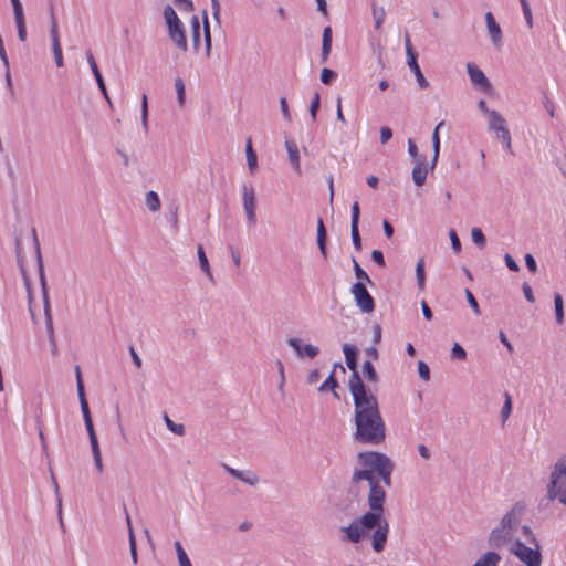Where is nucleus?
<instances>
[{
    "label": "nucleus",
    "instance_id": "obj_1",
    "mask_svg": "<svg viewBox=\"0 0 566 566\" xmlns=\"http://www.w3.org/2000/svg\"><path fill=\"white\" fill-rule=\"evenodd\" d=\"M360 469H355L352 483L366 481L369 485L367 502L369 510L354 518L349 525L340 527L342 541L358 544L369 538L375 553H381L387 544L389 523L384 516L386 486H391L394 463L388 455L377 451H363L357 454Z\"/></svg>",
    "mask_w": 566,
    "mask_h": 566
},
{
    "label": "nucleus",
    "instance_id": "obj_2",
    "mask_svg": "<svg viewBox=\"0 0 566 566\" xmlns=\"http://www.w3.org/2000/svg\"><path fill=\"white\" fill-rule=\"evenodd\" d=\"M356 441L365 444L377 446L386 439V426L381 415L355 420Z\"/></svg>",
    "mask_w": 566,
    "mask_h": 566
},
{
    "label": "nucleus",
    "instance_id": "obj_3",
    "mask_svg": "<svg viewBox=\"0 0 566 566\" xmlns=\"http://www.w3.org/2000/svg\"><path fill=\"white\" fill-rule=\"evenodd\" d=\"M163 15L167 24L169 39L178 49L186 52L188 50V44L185 35V28L176 11L171 6L167 4L164 8Z\"/></svg>",
    "mask_w": 566,
    "mask_h": 566
},
{
    "label": "nucleus",
    "instance_id": "obj_4",
    "mask_svg": "<svg viewBox=\"0 0 566 566\" xmlns=\"http://www.w3.org/2000/svg\"><path fill=\"white\" fill-rule=\"evenodd\" d=\"M355 406V420L380 415L377 398L373 391H352Z\"/></svg>",
    "mask_w": 566,
    "mask_h": 566
},
{
    "label": "nucleus",
    "instance_id": "obj_5",
    "mask_svg": "<svg viewBox=\"0 0 566 566\" xmlns=\"http://www.w3.org/2000/svg\"><path fill=\"white\" fill-rule=\"evenodd\" d=\"M533 545L534 547L526 546L521 539L516 538L510 546V553L524 566H542L541 545L539 543Z\"/></svg>",
    "mask_w": 566,
    "mask_h": 566
},
{
    "label": "nucleus",
    "instance_id": "obj_6",
    "mask_svg": "<svg viewBox=\"0 0 566 566\" xmlns=\"http://www.w3.org/2000/svg\"><path fill=\"white\" fill-rule=\"evenodd\" d=\"M547 497L566 506V464L556 463L549 476Z\"/></svg>",
    "mask_w": 566,
    "mask_h": 566
},
{
    "label": "nucleus",
    "instance_id": "obj_7",
    "mask_svg": "<svg viewBox=\"0 0 566 566\" xmlns=\"http://www.w3.org/2000/svg\"><path fill=\"white\" fill-rule=\"evenodd\" d=\"M33 235H34V242H35V254H36V263H38V270H39L41 293H42V300H43V313H44V321H45V329H46V332H51V331H54L53 318H52V313H51V304H50V300H49V292H48L46 279H45V274H44L43 261H42V256H41L39 241L35 235V230H33Z\"/></svg>",
    "mask_w": 566,
    "mask_h": 566
},
{
    "label": "nucleus",
    "instance_id": "obj_8",
    "mask_svg": "<svg viewBox=\"0 0 566 566\" xmlns=\"http://www.w3.org/2000/svg\"><path fill=\"white\" fill-rule=\"evenodd\" d=\"M405 49L407 54V64L410 67V70L413 72L418 86L421 90H426L429 87V82L424 77V75L421 72V69L417 62V53L412 48L411 40L408 33L405 34Z\"/></svg>",
    "mask_w": 566,
    "mask_h": 566
},
{
    "label": "nucleus",
    "instance_id": "obj_9",
    "mask_svg": "<svg viewBox=\"0 0 566 566\" xmlns=\"http://www.w3.org/2000/svg\"><path fill=\"white\" fill-rule=\"evenodd\" d=\"M350 292L354 295L356 305L363 313H370L374 311L375 301L363 282L357 281L354 283Z\"/></svg>",
    "mask_w": 566,
    "mask_h": 566
},
{
    "label": "nucleus",
    "instance_id": "obj_10",
    "mask_svg": "<svg viewBox=\"0 0 566 566\" xmlns=\"http://www.w3.org/2000/svg\"><path fill=\"white\" fill-rule=\"evenodd\" d=\"M50 36L52 41V50L55 64L57 67H62L64 65L63 53L60 43L57 20L53 12V7L50 9Z\"/></svg>",
    "mask_w": 566,
    "mask_h": 566
},
{
    "label": "nucleus",
    "instance_id": "obj_11",
    "mask_svg": "<svg viewBox=\"0 0 566 566\" xmlns=\"http://www.w3.org/2000/svg\"><path fill=\"white\" fill-rule=\"evenodd\" d=\"M525 510V506L521 502H516L510 511H507L502 520L500 521L499 525L502 528H505L510 531L511 533H515L521 521V515L523 514Z\"/></svg>",
    "mask_w": 566,
    "mask_h": 566
},
{
    "label": "nucleus",
    "instance_id": "obj_12",
    "mask_svg": "<svg viewBox=\"0 0 566 566\" xmlns=\"http://www.w3.org/2000/svg\"><path fill=\"white\" fill-rule=\"evenodd\" d=\"M467 72L473 86L486 93L492 90V84L483 71L473 62L467 63Z\"/></svg>",
    "mask_w": 566,
    "mask_h": 566
},
{
    "label": "nucleus",
    "instance_id": "obj_13",
    "mask_svg": "<svg viewBox=\"0 0 566 566\" xmlns=\"http://www.w3.org/2000/svg\"><path fill=\"white\" fill-rule=\"evenodd\" d=\"M513 533L496 525L489 534L488 545L494 549H500L509 543H513Z\"/></svg>",
    "mask_w": 566,
    "mask_h": 566
},
{
    "label": "nucleus",
    "instance_id": "obj_14",
    "mask_svg": "<svg viewBox=\"0 0 566 566\" xmlns=\"http://www.w3.org/2000/svg\"><path fill=\"white\" fill-rule=\"evenodd\" d=\"M243 191V207L245 211V216L248 219V222L252 226L256 222V197L253 187H248L247 185H243L242 187Z\"/></svg>",
    "mask_w": 566,
    "mask_h": 566
},
{
    "label": "nucleus",
    "instance_id": "obj_15",
    "mask_svg": "<svg viewBox=\"0 0 566 566\" xmlns=\"http://www.w3.org/2000/svg\"><path fill=\"white\" fill-rule=\"evenodd\" d=\"M285 148L289 155V161L293 169L300 175L302 172L301 170V160H300V151L297 144L294 139L289 138L285 135Z\"/></svg>",
    "mask_w": 566,
    "mask_h": 566
},
{
    "label": "nucleus",
    "instance_id": "obj_16",
    "mask_svg": "<svg viewBox=\"0 0 566 566\" xmlns=\"http://www.w3.org/2000/svg\"><path fill=\"white\" fill-rule=\"evenodd\" d=\"M430 169V165L427 164V158H420L418 161L415 163L413 169H412V180L416 186H422L426 182L428 171Z\"/></svg>",
    "mask_w": 566,
    "mask_h": 566
},
{
    "label": "nucleus",
    "instance_id": "obj_17",
    "mask_svg": "<svg viewBox=\"0 0 566 566\" xmlns=\"http://www.w3.org/2000/svg\"><path fill=\"white\" fill-rule=\"evenodd\" d=\"M485 23L491 36L492 43L495 46L502 45V30L500 25L496 23L493 14L491 12L485 13Z\"/></svg>",
    "mask_w": 566,
    "mask_h": 566
},
{
    "label": "nucleus",
    "instance_id": "obj_18",
    "mask_svg": "<svg viewBox=\"0 0 566 566\" xmlns=\"http://www.w3.org/2000/svg\"><path fill=\"white\" fill-rule=\"evenodd\" d=\"M287 344L296 352L300 357L307 356L314 358L318 354V347L311 344L302 345L297 338H290Z\"/></svg>",
    "mask_w": 566,
    "mask_h": 566
},
{
    "label": "nucleus",
    "instance_id": "obj_19",
    "mask_svg": "<svg viewBox=\"0 0 566 566\" xmlns=\"http://www.w3.org/2000/svg\"><path fill=\"white\" fill-rule=\"evenodd\" d=\"M86 57H87V62L90 64V67L92 70V73L96 80V83H97V86L99 88V91L102 92V94L104 95V97L106 98V101L111 104V101H109V97H108V94H107V90H106V86H105V83H104V80H103V76L98 70V66H97V63L92 54V52L88 50L86 52Z\"/></svg>",
    "mask_w": 566,
    "mask_h": 566
},
{
    "label": "nucleus",
    "instance_id": "obj_20",
    "mask_svg": "<svg viewBox=\"0 0 566 566\" xmlns=\"http://www.w3.org/2000/svg\"><path fill=\"white\" fill-rule=\"evenodd\" d=\"M346 369L342 364H335L333 370L328 375V377L322 382V385L317 389H337L338 388V376L345 375Z\"/></svg>",
    "mask_w": 566,
    "mask_h": 566
},
{
    "label": "nucleus",
    "instance_id": "obj_21",
    "mask_svg": "<svg viewBox=\"0 0 566 566\" xmlns=\"http://www.w3.org/2000/svg\"><path fill=\"white\" fill-rule=\"evenodd\" d=\"M85 392L86 391H78V398H80V402H81V410L83 413L85 427H86L88 438H90V437L96 436V433L94 430V426H93V421H92V417H91V412H90L88 402L85 397Z\"/></svg>",
    "mask_w": 566,
    "mask_h": 566
},
{
    "label": "nucleus",
    "instance_id": "obj_22",
    "mask_svg": "<svg viewBox=\"0 0 566 566\" xmlns=\"http://www.w3.org/2000/svg\"><path fill=\"white\" fill-rule=\"evenodd\" d=\"M489 128L493 130L497 137L504 135V132H510L506 127L505 118L496 111H492L489 116Z\"/></svg>",
    "mask_w": 566,
    "mask_h": 566
},
{
    "label": "nucleus",
    "instance_id": "obj_23",
    "mask_svg": "<svg viewBox=\"0 0 566 566\" xmlns=\"http://www.w3.org/2000/svg\"><path fill=\"white\" fill-rule=\"evenodd\" d=\"M343 352L345 355L346 365L350 371L357 370L358 349L354 345L344 344Z\"/></svg>",
    "mask_w": 566,
    "mask_h": 566
},
{
    "label": "nucleus",
    "instance_id": "obj_24",
    "mask_svg": "<svg viewBox=\"0 0 566 566\" xmlns=\"http://www.w3.org/2000/svg\"><path fill=\"white\" fill-rule=\"evenodd\" d=\"M327 233L323 220L319 218L317 222V245L324 258L327 256L326 251Z\"/></svg>",
    "mask_w": 566,
    "mask_h": 566
},
{
    "label": "nucleus",
    "instance_id": "obj_25",
    "mask_svg": "<svg viewBox=\"0 0 566 566\" xmlns=\"http://www.w3.org/2000/svg\"><path fill=\"white\" fill-rule=\"evenodd\" d=\"M126 522H127V526H128L130 557H132L133 564L136 565L138 563L137 545H136V538H135L134 531H133L132 523H130V517L127 512H126Z\"/></svg>",
    "mask_w": 566,
    "mask_h": 566
},
{
    "label": "nucleus",
    "instance_id": "obj_26",
    "mask_svg": "<svg viewBox=\"0 0 566 566\" xmlns=\"http://www.w3.org/2000/svg\"><path fill=\"white\" fill-rule=\"evenodd\" d=\"M501 562V556L495 552L484 553L473 566H497Z\"/></svg>",
    "mask_w": 566,
    "mask_h": 566
},
{
    "label": "nucleus",
    "instance_id": "obj_27",
    "mask_svg": "<svg viewBox=\"0 0 566 566\" xmlns=\"http://www.w3.org/2000/svg\"><path fill=\"white\" fill-rule=\"evenodd\" d=\"M197 254H198L200 269L208 276V279L213 282V275H212V272L210 269V264H209L208 258L206 255V252L203 250V247L201 244H198V247H197Z\"/></svg>",
    "mask_w": 566,
    "mask_h": 566
},
{
    "label": "nucleus",
    "instance_id": "obj_28",
    "mask_svg": "<svg viewBox=\"0 0 566 566\" xmlns=\"http://www.w3.org/2000/svg\"><path fill=\"white\" fill-rule=\"evenodd\" d=\"M90 443H91V449H92V453H93V458H94L95 468L99 473H102L103 472V462H102V454H101V449L98 446L97 437L96 436L90 437Z\"/></svg>",
    "mask_w": 566,
    "mask_h": 566
},
{
    "label": "nucleus",
    "instance_id": "obj_29",
    "mask_svg": "<svg viewBox=\"0 0 566 566\" xmlns=\"http://www.w3.org/2000/svg\"><path fill=\"white\" fill-rule=\"evenodd\" d=\"M245 154H247L248 167L251 172H254V170L258 167V156H256V153L252 148V143H251L250 138L247 142Z\"/></svg>",
    "mask_w": 566,
    "mask_h": 566
},
{
    "label": "nucleus",
    "instance_id": "obj_30",
    "mask_svg": "<svg viewBox=\"0 0 566 566\" xmlns=\"http://www.w3.org/2000/svg\"><path fill=\"white\" fill-rule=\"evenodd\" d=\"M371 11L375 21V29L379 30L385 21L386 11L384 7L377 6L376 2L371 4Z\"/></svg>",
    "mask_w": 566,
    "mask_h": 566
},
{
    "label": "nucleus",
    "instance_id": "obj_31",
    "mask_svg": "<svg viewBox=\"0 0 566 566\" xmlns=\"http://www.w3.org/2000/svg\"><path fill=\"white\" fill-rule=\"evenodd\" d=\"M555 319L558 325L564 322V302L559 293L554 294Z\"/></svg>",
    "mask_w": 566,
    "mask_h": 566
},
{
    "label": "nucleus",
    "instance_id": "obj_32",
    "mask_svg": "<svg viewBox=\"0 0 566 566\" xmlns=\"http://www.w3.org/2000/svg\"><path fill=\"white\" fill-rule=\"evenodd\" d=\"M432 150H433V156H432V159L430 163L431 170H433L436 168V165H437L438 158H439V153H440V136H439L438 129H434L433 134H432Z\"/></svg>",
    "mask_w": 566,
    "mask_h": 566
},
{
    "label": "nucleus",
    "instance_id": "obj_33",
    "mask_svg": "<svg viewBox=\"0 0 566 566\" xmlns=\"http://www.w3.org/2000/svg\"><path fill=\"white\" fill-rule=\"evenodd\" d=\"M146 206L151 212H156L160 209V198L157 192L150 190L146 193Z\"/></svg>",
    "mask_w": 566,
    "mask_h": 566
},
{
    "label": "nucleus",
    "instance_id": "obj_34",
    "mask_svg": "<svg viewBox=\"0 0 566 566\" xmlns=\"http://www.w3.org/2000/svg\"><path fill=\"white\" fill-rule=\"evenodd\" d=\"M416 276L418 289L422 291L426 284L424 260L422 258L417 262Z\"/></svg>",
    "mask_w": 566,
    "mask_h": 566
},
{
    "label": "nucleus",
    "instance_id": "obj_35",
    "mask_svg": "<svg viewBox=\"0 0 566 566\" xmlns=\"http://www.w3.org/2000/svg\"><path fill=\"white\" fill-rule=\"evenodd\" d=\"M237 479L250 486H254L259 483V476L251 470L240 471V475H238Z\"/></svg>",
    "mask_w": 566,
    "mask_h": 566
},
{
    "label": "nucleus",
    "instance_id": "obj_36",
    "mask_svg": "<svg viewBox=\"0 0 566 566\" xmlns=\"http://www.w3.org/2000/svg\"><path fill=\"white\" fill-rule=\"evenodd\" d=\"M175 549H176V553H177V558H178V562H179V565L180 566H190L192 565L187 553L185 552L182 545L180 544L179 541H176L175 544Z\"/></svg>",
    "mask_w": 566,
    "mask_h": 566
},
{
    "label": "nucleus",
    "instance_id": "obj_37",
    "mask_svg": "<svg viewBox=\"0 0 566 566\" xmlns=\"http://www.w3.org/2000/svg\"><path fill=\"white\" fill-rule=\"evenodd\" d=\"M471 238H472V241L473 243L479 248V249H483L486 244V239H485V235L484 233L482 232V230L480 228H472L471 229Z\"/></svg>",
    "mask_w": 566,
    "mask_h": 566
},
{
    "label": "nucleus",
    "instance_id": "obj_38",
    "mask_svg": "<svg viewBox=\"0 0 566 566\" xmlns=\"http://www.w3.org/2000/svg\"><path fill=\"white\" fill-rule=\"evenodd\" d=\"M202 18H203V34H205L206 51H207V54L209 55L210 50H211V33H210V25H209V21H208L207 11H203Z\"/></svg>",
    "mask_w": 566,
    "mask_h": 566
},
{
    "label": "nucleus",
    "instance_id": "obj_39",
    "mask_svg": "<svg viewBox=\"0 0 566 566\" xmlns=\"http://www.w3.org/2000/svg\"><path fill=\"white\" fill-rule=\"evenodd\" d=\"M353 261V269L356 277L358 281H365L369 284H373V281L370 280L369 275L366 273V271L359 265V263L356 261L355 258L352 259Z\"/></svg>",
    "mask_w": 566,
    "mask_h": 566
},
{
    "label": "nucleus",
    "instance_id": "obj_40",
    "mask_svg": "<svg viewBox=\"0 0 566 566\" xmlns=\"http://www.w3.org/2000/svg\"><path fill=\"white\" fill-rule=\"evenodd\" d=\"M333 32L331 27H325L322 35V50L332 51Z\"/></svg>",
    "mask_w": 566,
    "mask_h": 566
},
{
    "label": "nucleus",
    "instance_id": "obj_41",
    "mask_svg": "<svg viewBox=\"0 0 566 566\" xmlns=\"http://www.w3.org/2000/svg\"><path fill=\"white\" fill-rule=\"evenodd\" d=\"M363 373L365 378H367L373 384H376L378 380L377 373L373 366V364L369 360H366L363 365Z\"/></svg>",
    "mask_w": 566,
    "mask_h": 566
},
{
    "label": "nucleus",
    "instance_id": "obj_42",
    "mask_svg": "<svg viewBox=\"0 0 566 566\" xmlns=\"http://www.w3.org/2000/svg\"><path fill=\"white\" fill-rule=\"evenodd\" d=\"M164 420H165V423L167 426V428L174 432L175 434H178V436H184L185 434V427L184 424L181 423H175L169 417L167 413H164Z\"/></svg>",
    "mask_w": 566,
    "mask_h": 566
},
{
    "label": "nucleus",
    "instance_id": "obj_43",
    "mask_svg": "<svg viewBox=\"0 0 566 566\" xmlns=\"http://www.w3.org/2000/svg\"><path fill=\"white\" fill-rule=\"evenodd\" d=\"M175 88L177 92V99L180 106H184L186 93H185V83L181 77H177L175 80Z\"/></svg>",
    "mask_w": 566,
    "mask_h": 566
},
{
    "label": "nucleus",
    "instance_id": "obj_44",
    "mask_svg": "<svg viewBox=\"0 0 566 566\" xmlns=\"http://www.w3.org/2000/svg\"><path fill=\"white\" fill-rule=\"evenodd\" d=\"M348 387V389H366L357 370L352 371Z\"/></svg>",
    "mask_w": 566,
    "mask_h": 566
},
{
    "label": "nucleus",
    "instance_id": "obj_45",
    "mask_svg": "<svg viewBox=\"0 0 566 566\" xmlns=\"http://www.w3.org/2000/svg\"><path fill=\"white\" fill-rule=\"evenodd\" d=\"M319 106H321V96H319V93L316 92L311 102L310 109H308L313 123L316 122L317 112L319 109Z\"/></svg>",
    "mask_w": 566,
    "mask_h": 566
},
{
    "label": "nucleus",
    "instance_id": "obj_46",
    "mask_svg": "<svg viewBox=\"0 0 566 566\" xmlns=\"http://www.w3.org/2000/svg\"><path fill=\"white\" fill-rule=\"evenodd\" d=\"M522 6L523 15L525 18L526 24L530 29L533 28V15L530 3L527 0H518Z\"/></svg>",
    "mask_w": 566,
    "mask_h": 566
},
{
    "label": "nucleus",
    "instance_id": "obj_47",
    "mask_svg": "<svg viewBox=\"0 0 566 566\" xmlns=\"http://www.w3.org/2000/svg\"><path fill=\"white\" fill-rule=\"evenodd\" d=\"M504 398H505V401H504V405L501 410V418H502L503 422L506 421V419L510 417L511 411H512V398L510 397L507 391H505Z\"/></svg>",
    "mask_w": 566,
    "mask_h": 566
},
{
    "label": "nucleus",
    "instance_id": "obj_48",
    "mask_svg": "<svg viewBox=\"0 0 566 566\" xmlns=\"http://www.w3.org/2000/svg\"><path fill=\"white\" fill-rule=\"evenodd\" d=\"M408 154L413 163L418 161L420 158H427L426 155L418 153V147L411 138L408 139Z\"/></svg>",
    "mask_w": 566,
    "mask_h": 566
},
{
    "label": "nucleus",
    "instance_id": "obj_49",
    "mask_svg": "<svg viewBox=\"0 0 566 566\" xmlns=\"http://www.w3.org/2000/svg\"><path fill=\"white\" fill-rule=\"evenodd\" d=\"M142 125L145 132L148 130V102L146 94L142 98Z\"/></svg>",
    "mask_w": 566,
    "mask_h": 566
},
{
    "label": "nucleus",
    "instance_id": "obj_50",
    "mask_svg": "<svg viewBox=\"0 0 566 566\" xmlns=\"http://www.w3.org/2000/svg\"><path fill=\"white\" fill-rule=\"evenodd\" d=\"M350 234H352V241L353 245L357 251L361 250V238L359 234L358 226H350Z\"/></svg>",
    "mask_w": 566,
    "mask_h": 566
},
{
    "label": "nucleus",
    "instance_id": "obj_51",
    "mask_svg": "<svg viewBox=\"0 0 566 566\" xmlns=\"http://www.w3.org/2000/svg\"><path fill=\"white\" fill-rule=\"evenodd\" d=\"M336 72L328 67H324L321 72V81L326 85L331 84L336 78Z\"/></svg>",
    "mask_w": 566,
    "mask_h": 566
},
{
    "label": "nucleus",
    "instance_id": "obj_52",
    "mask_svg": "<svg viewBox=\"0 0 566 566\" xmlns=\"http://www.w3.org/2000/svg\"><path fill=\"white\" fill-rule=\"evenodd\" d=\"M451 356L454 359L463 360L467 357V353L460 344L454 343L451 349Z\"/></svg>",
    "mask_w": 566,
    "mask_h": 566
},
{
    "label": "nucleus",
    "instance_id": "obj_53",
    "mask_svg": "<svg viewBox=\"0 0 566 566\" xmlns=\"http://www.w3.org/2000/svg\"><path fill=\"white\" fill-rule=\"evenodd\" d=\"M465 297H467V301H468L469 305L473 310V312L476 315H479L481 313L480 312L479 303H478L476 298L474 297V295L472 294V292L469 289L465 290Z\"/></svg>",
    "mask_w": 566,
    "mask_h": 566
},
{
    "label": "nucleus",
    "instance_id": "obj_54",
    "mask_svg": "<svg viewBox=\"0 0 566 566\" xmlns=\"http://www.w3.org/2000/svg\"><path fill=\"white\" fill-rule=\"evenodd\" d=\"M418 375L421 379H423L426 381H428L430 379V368L422 360L418 361Z\"/></svg>",
    "mask_w": 566,
    "mask_h": 566
},
{
    "label": "nucleus",
    "instance_id": "obj_55",
    "mask_svg": "<svg viewBox=\"0 0 566 566\" xmlns=\"http://www.w3.org/2000/svg\"><path fill=\"white\" fill-rule=\"evenodd\" d=\"M449 237L451 240V247L455 253H459L461 251V242L460 239L455 232V230H450Z\"/></svg>",
    "mask_w": 566,
    "mask_h": 566
},
{
    "label": "nucleus",
    "instance_id": "obj_56",
    "mask_svg": "<svg viewBox=\"0 0 566 566\" xmlns=\"http://www.w3.org/2000/svg\"><path fill=\"white\" fill-rule=\"evenodd\" d=\"M522 533L530 544L539 543L538 539L536 538L535 534L533 533L532 528L528 525H524L522 527Z\"/></svg>",
    "mask_w": 566,
    "mask_h": 566
},
{
    "label": "nucleus",
    "instance_id": "obj_57",
    "mask_svg": "<svg viewBox=\"0 0 566 566\" xmlns=\"http://www.w3.org/2000/svg\"><path fill=\"white\" fill-rule=\"evenodd\" d=\"M174 2L179 7L180 10L186 12H191L195 9L193 2L191 0H174Z\"/></svg>",
    "mask_w": 566,
    "mask_h": 566
},
{
    "label": "nucleus",
    "instance_id": "obj_58",
    "mask_svg": "<svg viewBox=\"0 0 566 566\" xmlns=\"http://www.w3.org/2000/svg\"><path fill=\"white\" fill-rule=\"evenodd\" d=\"M359 216H360V210H359V203L358 201H355L352 206V222H350V226H358L359 224Z\"/></svg>",
    "mask_w": 566,
    "mask_h": 566
},
{
    "label": "nucleus",
    "instance_id": "obj_59",
    "mask_svg": "<svg viewBox=\"0 0 566 566\" xmlns=\"http://www.w3.org/2000/svg\"><path fill=\"white\" fill-rule=\"evenodd\" d=\"M280 107H281V112H282L283 117L287 122H291L292 117H291V113H290V109H289V104H287L286 97H281L280 98Z\"/></svg>",
    "mask_w": 566,
    "mask_h": 566
},
{
    "label": "nucleus",
    "instance_id": "obj_60",
    "mask_svg": "<svg viewBox=\"0 0 566 566\" xmlns=\"http://www.w3.org/2000/svg\"><path fill=\"white\" fill-rule=\"evenodd\" d=\"M522 291H523V294H524V296H525L527 302H530V303H534L535 302L533 290H532L531 285L527 282H524L522 284Z\"/></svg>",
    "mask_w": 566,
    "mask_h": 566
},
{
    "label": "nucleus",
    "instance_id": "obj_61",
    "mask_svg": "<svg viewBox=\"0 0 566 566\" xmlns=\"http://www.w3.org/2000/svg\"><path fill=\"white\" fill-rule=\"evenodd\" d=\"M371 260L381 268L386 265L384 253L380 250L371 251Z\"/></svg>",
    "mask_w": 566,
    "mask_h": 566
},
{
    "label": "nucleus",
    "instance_id": "obj_62",
    "mask_svg": "<svg viewBox=\"0 0 566 566\" xmlns=\"http://www.w3.org/2000/svg\"><path fill=\"white\" fill-rule=\"evenodd\" d=\"M46 334H48V338H49V343H50V347H51V354L53 356H57L59 349H57L54 331L46 332Z\"/></svg>",
    "mask_w": 566,
    "mask_h": 566
},
{
    "label": "nucleus",
    "instance_id": "obj_63",
    "mask_svg": "<svg viewBox=\"0 0 566 566\" xmlns=\"http://www.w3.org/2000/svg\"><path fill=\"white\" fill-rule=\"evenodd\" d=\"M392 137V130L388 126L380 128V143L386 144Z\"/></svg>",
    "mask_w": 566,
    "mask_h": 566
},
{
    "label": "nucleus",
    "instance_id": "obj_64",
    "mask_svg": "<svg viewBox=\"0 0 566 566\" xmlns=\"http://www.w3.org/2000/svg\"><path fill=\"white\" fill-rule=\"evenodd\" d=\"M525 264L532 273H535L537 271V264L532 254L527 253L525 255Z\"/></svg>",
    "mask_w": 566,
    "mask_h": 566
}]
</instances>
